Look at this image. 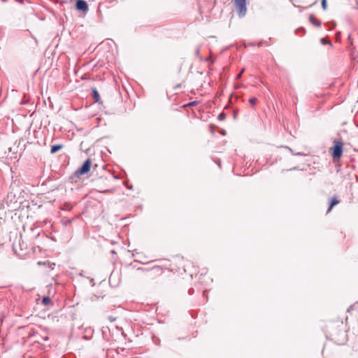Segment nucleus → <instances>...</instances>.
Here are the masks:
<instances>
[{
	"label": "nucleus",
	"mask_w": 358,
	"mask_h": 358,
	"mask_svg": "<svg viewBox=\"0 0 358 358\" xmlns=\"http://www.w3.org/2000/svg\"><path fill=\"white\" fill-rule=\"evenodd\" d=\"M63 145L62 144H56L51 146L50 153L55 154L59 151L62 148Z\"/></svg>",
	"instance_id": "8"
},
{
	"label": "nucleus",
	"mask_w": 358,
	"mask_h": 358,
	"mask_svg": "<svg viewBox=\"0 0 358 358\" xmlns=\"http://www.w3.org/2000/svg\"><path fill=\"white\" fill-rule=\"evenodd\" d=\"M235 6L238 12V15L241 17H244L246 14V0H234Z\"/></svg>",
	"instance_id": "2"
},
{
	"label": "nucleus",
	"mask_w": 358,
	"mask_h": 358,
	"mask_svg": "<svg viewBox=\"0 0 358 358\" xmlns=\"http://www.w3.org/2000/svg\"><path fill=\"white\" fill-rule=\"evenodd\" d=\"M3 1H6V0H2Z\"/></svg>",
	"instance_id": "32"
},
{
	"label": "nucleus",
	"mask_w": 358,
	"mask_h": 358,
	"mask_svg": "<svg viewBox=\"0 0 358 358\" xmlns=\"http://www.w3.org/2000/svg\"><path fill=\"white\" fill-rule=\"evenodd\" d=\"M320 43L322 44V45H329V46L332 47L333 46V43H331V41H329L328 38H322L320 39Z\"/></svg>",
	"instance_id": "9"
},
{
	"label": "nucleus",
	"mask_w": 358,
	"mask_h": 358,
	"mask_svg": "<svg viewBox=\"0 0 358 358\" xmlns=\"http://www.w3.org/2000/svg\"><path fill=\"white\" fill-rule=\"evenodd\" d=\"M339 203V201L337 199V198L336 197H333L331 199L330 201H329V208L327 210V213H329L331 209L336 206L337 205L338 203Z\"/></svg>",
	"instance_id": "5"
},
{
	"label": "nucleus",
	"mask_w": 358,
	"mask_h": 358,
	"mask_svg": "<svg viewBox=\"0 0 358 358\" xmlns=\"http://www.w3.org/2000/svg\"><path fill=\"white\" fill-rule=\"evenodd\" d=\"M263 44V41H260L259 43H258V46L259 47H261Z\"/></svg>",
	"instance_id": "24"
},
{
	"label": "nucleus",
	"mask_w": 358,
	"mask_h": 358,
	"mask_svg": "<svg viewBox=\"0 0 358 358\" xmlns=\"http://www.w3.org/2000/svg\"><path fill=\"white\" fill-rule=\"evenodd\" d=\"M244 71H245V69H243L241 70V71L239 73H238V74H237V76H236V79H240V78H241L242 74H243V73L244 72Z\"/></svg>",
	"instance_id": "18"
},
{
	"label": "nucleus",
	"mask_w": 358,
	"mask_h": 358,
	"mask_svg": "<svg viewBox=\"0 0 358 358\" xmlns=\"http://www.w3.org/2000/svg\"><path fill=\"white\" fill-rule=\"evenodd\" d=\"M357 151H358V149H357Z\"/></svg>",
	"instance_id": "33"
},
{
	"label": "nucleus",
	"mask_w": 358,
	"mask_h": 358,
	"mask_svg": "<svg viewBox=\"0 0 358 358\" xmlns=\"http://www.w3.org/2000/svg\"><path fill=\"white\" fill-rule=\"evenodd\" d=\"M44 340H45V341H48V337H45V338H44Z\"/></svg>",
	"instance_id": "27"
},
{
	"label": "nucleus",
	"mask_w": 358,
	"mask_h": 358,
	"mask_svg": "<svg viewBox=\"0 0 358 358\" xmlns=\"http://www.w3.org/2000/svg\"><path fill=\"white\" fill-rule=\"evenodd\" d=\"M91 166V160L90 159H87L81 165V166L76 171V174L80 176L87 173L90 170Z\"/></svg>",
	"instance_id": "3"
},
{
	"label": "nucleus",
	"mask_w": 358,
	"mask_h": 358,
	"mask_svg": "<svg viewBox=\"0 0 358 358\" xmlns=\"http://www.w3.org/2000/svg\"><path fill=\"white\" fill-rule=\"evenodd\" d=\"M205 61H206V62H213V61H212V60L210 59V57H206V58L205 59Z\"/></svg>",
	"instance_id": "22"
},
{
	"label": "nucleus",
	"mask_w": 358,
	"mask_h": 358,
	"mask_svg": "<svg viewBox=\"0 0 358 358\" xmlns=\"http://www.w3.org/2000/svg\"><path fill=\"white\" fill-rule=\"evenodd\" d=\"M309 20H310V22L313 24H314V25H315V26H317V27H320V26H321V24H322V23H321L320 20H319L316 19V18H315V17L314 16V15H313V14H310V16H309Z\"/></svg>",
	"instance_id": "7"
},
{
	"label": "nucleus",
	"mask_w": 358,
	"mask_h": 358,
	"mask_svg": "<svg viewBox=\"0 0 358 358\" xmlns=\"http://www.w3.org/2000/svg\"><path fill=\"white\" fill-rule=\"evenodd\" d=\"M331 156L334 160L339 159L343 152V143L341 140H334V146L331 148Z\"/></svg>",
	"instance_id": "1"
},
{
	"label": "nucleus",
	"mask_w": 358,
	"mask_h": 358,
	"mask_svg": "<svg viewBox=\"0 0 358 358\" xmlns=\"http://www.w3.org/2000/svg\"><path fill=\"white\" fill-rule=\"evenodd\" d=\"M50 302H51V299H50V298L49 296H44V297H43V299H42V303L43 305L47 306V305L50 304Z\"/></svg>",
	"instance_id": "10"
},
{
	"label": "nucleus",
	"mask_w": 358,
	"mask_h": 358,
	"mask_svg": "<svg viewBox=\"0 0 358 358\" xmlns=\"http://www.w3.org/2000/svg\"><path fill=\"white\" fill-rule=\"evenodd\" d=\"M248 102L252 105V106L255 108V104L257 103V99L255 98V97H251L249 100H248Z\"/></svg>",
	"instance_id": "12"
},
{
	"label": "nucleus",
	"mask_w": 358,
	"mask_h": 358,
	"mask_svg": "<svg viewBox=\"0 0 358 358\" xmlns=\"http://www.w3.org/2000/svg\"><path fill=\"white\" fill-rule=\"evenodd\" d=\"M217 165L220 167L221 166L220 162L217 163Z\"/></svg>",
	"instance_id": "28"
},
{
	"label": "nucleus",
	"mask_w": 358,
	"mask_h": 358,
	"mask_svg": "<svg viewBox=\"0 0 358 358\" xmlns=\"http://www.w3.org/2000/svg\"><path fill=\"white\" fill-rule=\"evenodd\" d=\"M206 294H207V290H204L203 292V296H206Z\"/></svg>",
	"instance_id": "23"
},
{
	"label": "nucleus",
	"mask_w": 358,
	"mask_h": 358,
	"mask_svg": "<svg viewBox=\"0 0 358 358\" xmlns=\"http://www.w3.org/2000/svg\"><path fill=\"white\" fill-rule=\"evenodd\" d=\"M285 148L286 149L289 150L292 152V154L293 155H296V156H304V155H305V154H303V152H294V151H293V150H292L289 147H288V146H285Z\"/></svg>",
	"instance_id": "11"
},
{
	"label": "nucleus",
	"mask_w": 358,
	"mask_h": 358,
	"mask_svg": "<svg viewBox=\"0 0 358 358\" xmlns=\"http://www.w3.org/2000/svg\"><path fill=\"white\" fill-rule=\"evenodd\" d=\"M76 8L78 10L87 12L88 10V5L85 0H77L76 3Z\"/></svg>",
	"instance_id": "4"
},
{
	"label": "nucleus",
	"mask_w": 358,
	"mask_h": 358,
	"mask_svg": "<svg viewBox=\"0 0 358 358\" xmlns=\"http://www.w3.org/2000/svg\"><path fill=\"white\" fill-rule=\"evenodd\" d=\"M255 45V43H248L245 44V46H249V45L254 46Z\"/></svg>",
	"instance_id": "21"
},
{
	"label": "nucleus",
	"mask_w": 358,
	"mask_h": 358,
	"mask_svg": "<svg viewBox=\"0 0 358 358\" xmlns=\"http://www.w3.org/2000/svg\"><path fill=\"white\" fill-rule=\"evenodd\" d=\"M92 97L93 99H94V101L97 103H100L101 102V97L99 96V92L97 91V90L96 88H92Z\"/></svg>",
	"instance_id": "6"
},
{
	"label": "nucleus",
	"mask_w": 358,
	"mask_h": 358,
	"mask_svg": "<svg viewBox=\"0 0 358 358\" xmlns=\"http://www.w3.org/2000/svg\"><path fill=\"white\" fill-rule=\"evenodd\" d=\"M298 31H302L303 34L305 33V29L303 28V27H301L298 29L296 30V32H298Z\"/></svg>",
	"instance_id": "19"
},
{
	"label": "nucleus",
	"mask_w": 358,
	"mask_h": 358,
	"mask_svg": "<svg viewBox=\"0 0 358 358\" xmlns=\"http://www.w3.org/2000/svg\"><path fill=\"white\" fill-rule=\"evenodd\" d=\"M357 181L358 182V177L357 178Z\"/></svg>",
	"instance_id": "31"
},
{
	"label": "nucleus",
	"mask_w": 358,
	"mask_h": 358,
	"mask_svg": "<svg viewBox=\"0 0 358 358\" xmlns=\"http://www.w3.org/2000/svg\"><path fill=\"white\" fill-rule=\"evenodd\" d=\"M297 169V167H294L293 169H291L290 170H296Z\"/></svg>",
	"instance_id": "26"
},
{
	"label": "nucleus",
	"mask_w": 358,
	"mask_h": 358,
	"mask_svg": "<svg viewBox=\"0 0 358 358\" xmlns=\"http://www.w3.org/2000/svg\"><path fill=\"white\" fill-rule=\"evenodd\" d=\"M198 103L196 101H191L187 104V106H194Z\"/></svg>",
	"instance_id": "17"
},
{
	"label": "nucleus",
	"mask_w": 358,
	"mask_h": 358,
	"mask_svg": "<svg viewBox=\"0 0 358 358\" xmlns=\"http://www.w3.org/2000/svg\"><path fill=\"white\" fill-rule=\"evenodd\" d=\"M334 27H335V24L333 27H330V29H332Z\"/></svg>",
	"instance_id": "29"
},
{
	"label": "nucleus",
	"mask_w": 358,
	"mask_h": 358,
	"mask_svg": "<svg viewBox=\"0 0 358 358\" xmlns=\"http://www.w3.org/2000/svg\"><path fill=\"white\" fill-rule=\"evenodd\" d=\"M109 319H110V321H114L115 320V319L111 317Z\"/></svg>",
	"instance_id": "25"
},
{
	"label": "nucleus",
	"mask_w": 358,
	"mask_h": 358,
	"mask_svg": "<svg viewBox=\"0 0 358 358\" xmlns=\"http://www.w3.org/2000/svg\"><path fill=\"white\" fill-rule=\"evenodd\" d=\"M226 116H227V115H226V114H225L224 113H223V112H222V113H220L218 115V116H217V119H218V120H220V121H222V120H225Z\"/></svg>",
	"instance_id": "13"
},
{
	"label": "nucleus",
	"mask_w": 358,
	"mask_h": 358,
	"mask_svg": "<svg viewBox=\"0 0 358 358\" xmlns=\"http://www.w3.org/2000/svg\"><path fill=\"white\" fill-rule=\"evenodd\" d=\"M194 53H195L196 57H197L200 60L202 59L201 54H200V48L199 47H197L196 48Z\"/></svg>",
	"instance_id": "14"
},
{
	"label": "nucleus",
	"mask_w": 358,
	"mask_h": 358,
	"mask_svg": "<svg viewBox=\"0 0 358 358\" xmlns=\"http://www.w3.org/2000/svg\"><path fill=\"white\" fill-rule=\"evenodd\" d=\"M321 5L322 8L326 10L327 7V0H322Z\"/></svg>",
	"instance_id": "15"
},
{
	"label": "nucleus",
	"mask_w": 358,
	"mask_h": 358,
	"mask_svg": "<svg viewBox=\"0 0 358 358\" xmlns=\"http://www.w3.org/2000/svg\"><path fill=\"white\" fill-rule=\"evenodd\" d=\"M356 2H357V8H358V2H357V0H356Z\"/></svg>",
	"instance_id": "30"
},
{
	"label": "nucleus",
	"mask_w": 358,
	"mask_h": 358,
	"mask_svg": "<svg viewBox=\"0 0 358 358\" xmlns=\"http://www.w3.org/2000/svg\"><path fill=\"white\" fill-rule=\"evenodd\" d=\"M15 195H13L12 192H10V193L8 194L7 199H10V201H12L13 199H15Z\"/></svg>",
	"instance_id": "16"
},
{
	"label": "nucleus",
	"mask_w": 358,
	"mask_h": 358,
	"mask_svg": "<svg viewBox=\"0 0 358 358\" xmlns=\"http://www.w3.org/2000/svg\"><path fill=\"white\" fill-rule=\"evenodd\" d=\"M188 293L189 295H192L194 294V289L193 288H190L189 290H188Z\"/></svg>",
	"instance_id": "20"
}]
</instances>
